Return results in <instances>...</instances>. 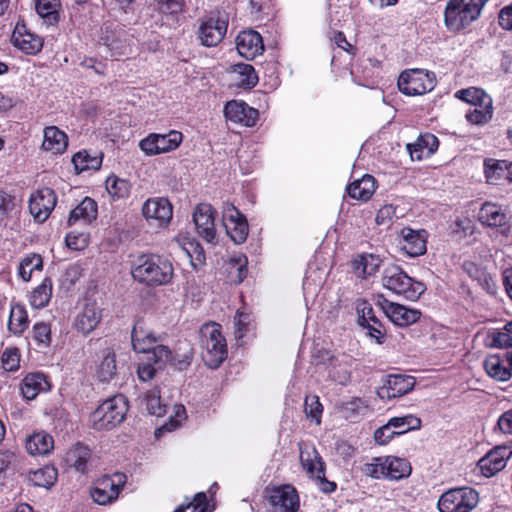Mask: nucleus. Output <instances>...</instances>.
Instances as JSON below:
<instances>
[{
	"mask_svg": "<svg viewBox=\"0 0 512 512\" xmlns=\"http://www.w3.org/2000/svg\"><path fill=\"white\" fill-rule=\"evenodd\" d=\"M133 278L147 286L168 284L173 278L172 263L155 254L140 255L132 266Z\"/></svg>",
	"mask_w": 512,
	"mask_h": 512,
	"instance_id": "1",
	"label": "nucleus"
},
{
	"mask_svg": "<svg viewBox=\"0 0 512 512\" xmlns=\"http://www.w3.org/2000/svg\"><path fill=\"white\" fill-rule=\"evenodd\" d=\"M489 0H448L444 11V23L451 32L466 29L480 15Z\"/></svg>",
	"mask_w": 512,
	"mask_h": 512,
	"instance_id": "2",
	"label": "nucleus"
},
{
	"mask_svg": "<svg viewBox=\"0 0 512 512\" xmlns=\"http://www.w3.org/2000/svg\"><path fill=\"white\" fill-rule=\"evenodd\" d=\"M382 285L392 293L411 301L417 300L426 289L422 282L414 280L396 265L385 268Z\"/></svg>",
	"mask_w": 512,
	"mask_h": 512,
	"instance_id": "3",
	"label": "nucleus"
},
{
	"mask_svg": "<svg viewBox=\"0 0 512 512\" xmlns=\"http://www.w3.org/2000/svg\"><path fill=\"white\" fill-rule=\"evenodd\" d=\"M127 411L125 396L115 395L101 403L91 414L92 425L96 430H110L125 419Z\"/></svg>",
	"mask_w": 512,
	"mask_h": 512,
	"instance_id": "4",
	"label": "nucleus"
},
{
	"mask_svg": "<svg viewBox=\"0 0 512 512\" xmlns=\"http://www.w3.org/2000/svg\"><path fill=\"white\" fill-rule=\"evenodd\" d=\"M130 42V35L124 26L109 21L101 26L99 43L108 49L113 59L129 55L132 52Z\"/></svg>",
	"mask_w": 512,
	"mask_h": 512,
	"instance_id": "5",
	"label": "nucleus"
},
{
	"mask_svg": "<svg viewBox=\"0 0 512 512\" xmlns=\"http://www.w3.org/2000/svg\"><path fill=\"white\" fill-rule=\"evenodd\" d=\"M478 502L479 494L475 489L460 487L443 493L437 505L440 512H470Z\"/></svg>",
	"mask_w": 512,
	"mask_h": 512,
	"instance_id": "6",
	"label": "nucleus"
},
{
	"mask_svg": "<svg viewBox=\"0 0 512 512\" xmlns=\"http://www.w3.org/2000/svg\"><path fill=\"white\" fill-rule=\"evenodd\" d=\"M229 15L224 10L211 12L199 26V39L207 47L218 45L225 37L228 29Z\"/></svg>",
	"mask_w": 512,
	"mask_h": 512,
	"instance_id": "7",
	"label": "nucleus"
},
{
	"mask_svg": "<svg viewBox=\"0 0 512 512\" xmlns=\"http://www.w3.org/2000/svg\"><path fill=\"white\" fill-rule=\"evenodd\" d=\"M436 78L434 73L422 69H410L400 74L398 88L407 96L423 95L434 89Z\"/></svg>",
	"mask_w": 512,
	"mask_h": 512,
	"instance_id": "8",
	"label": "nucleus"
},
{
	"mask_svg": "<svg viewBox=\"0 0 512 512\" xmlns=\"http://www.w3.org/2000/svg\"><path fill=\"white\" fill-rule=\"evenodd\" d=\"M183 141V134L177 130L168 133H150L139 142L140 150L146 156H156L176 150Z\"/></svg>",
	"mask_w": 512,
	"mask_h": 512,
	"instance_id": "9",
	"label": "nucleus"
},
{
	"mask_svg": "<svg viewBox=\"0 0 512 512\" xmlns=\"http://www.w3.org/2000/svg\"><path fill=\"white\" fill-rule=\"evenodd\" d=\"M267 500L271 512H297L300 507L298 491L291 484L267 489Z\"/></svg>",
	"mask_w": 512,
	"mask_h": 512,
	"instance_id": "10",
	"label": "nucleus"
},
{
	"mask_svg": "<svg viewBox=\"0 0 512 512\" xmlns=\"http://www.w3.org/2000/svg\"><path fill=\"white\" fill-rule=\"evenodd\" d=\"M126 481V475L119 472L111 476H104L91 490V497L99 505L111 504L118 499Z\"/></svg>",
	"mask_w": 512,
	"mask_h": 512,
	"instance_id": "11",
	"label": "nucleus"
},
{
	"mask_svg": "<svg viewBox=\"0 0 512 512\" xmlns=\"http://www.w3.org/2000/svg\"><path fill=\"white\" fill-rule=\"evenodd\" d=\"M223 224L228 236L235 244L246 241L249 226L246 217L231 203H225L222 211Z\"/></svg>",
	"mask_w": 512,
	"mask_h": 512,
	"instance_id": "12",
	"label": "nucleus"
},
{
	"mask_svg": "<svg viewBox=\"0 0 512 512\" xmlns=\"http://www.w3.org/2000/svg\"><path fill=\"white\" fill-rule=\"evenodd\" d=\"M377 304L386 317L399 327H408L416 323L422 315L420 310L389 301L383 295L378 296Z\"/></svg>",
	"mask_w": 512,
	"mask_h": 512,
	"instance_id": "13",
	"label": "nucleus"
},
{
	"mask_svg": "<svg viewBox=\"0 0 512 512\" xmlns=\"http://www.w3.org/2000/svg\"><path fill=\"white\" fill-rule=\"evenodd\" d=\"M131 340L134 352H171L169 347L163 344V338L146 330L142 321L134 324Z\"/></svg>",
	"mask_w": 512,
	"mask_h": 512,
	"instance_id": "14",
	"label": "nucleus"
},
{
	"mask_svg": "<svg viewBox=\"0 0 512 512\" xmlns=\"http://www.w3.org/2000/svg\"><path fill=\"white\" fill-rule=\"evenodd\" d=\"M416 380L413 376L404 374H390L386 377L383 386L377 390V395L383 400L402 397L413 390Z\"/></svg>",
	"mask_w": 512,
	"mask_h": 512,
	"instance_id": "15",
	"label": "nucleus"
},
{
	"mask_svg": "<svg viewBox=\"0 0 512 512\" xmlns=\"http://www.w3.org/2000/svg\"><path fill=\"white\" fill-rule=\"evenodd\" d=\"M57 202L55 192L48 187L39 189L29 200V210L35 220L44 222L53 211Z\"/></svg>",
	"mask_w": 512,
	"mask_h": 512,
	"instance_id": "16",
	"label": "nucleus"
},
{
	"mask_svg": "<svg viewBox=\"0 0 512 512\" xmlns=\"http://www.w3.org/2000/svg\"><path fill=\"white\" fill-rule=\"evenodd\" d=\"M215 213L214 208L206 203L199 204L193 213L197 233L208 243L216 239Z\"/></svg>",
	"mask_w": 512,
	"mask_h": 512,
	"instance_id": "17",
	"label": "nucleus"
},
{
	"mask_svg": "<svg viewBox=\"0 0 512 512\" xmlns=\"http://www.w3.org/2000/svg\"><path fill=\"white\" fill-rule=\"evenodd\" d=\"M224 116L228 121L252 127L256 124L259 118L257 109L250 107L244 101L231 100L224 106Z\"/></svg>",
	"mask_w": 512,
	"mask_h": 512,
	"instance_id": "18",
	"label": "nucleus"
},
{
	"mask_svg": "<svg viewBox=\"0 0 512 512\" xmlns=\"http://www.w3.org/2000/svg\"><path fill=\"white\" fill-rule=\"evenodd\" d=\"M512 451L506 446H497L478 461V467L485 477H492L500 472L511 456Z\"/></svg>",
	"mask_w": 512,
	"mask_h": 512,
	"instance_id": "19",
	"label": "nucleus"
},
{
	"mask_svg": "<svg viewBox=\"0 0 512 512\" xmlns=\"http://www.w3.org/2000/svg\"><path fill=\"white\" fill-rule=\"evenodd\" d=\"M13 45L27 55H36L43 48V39L28 30L26 25L17 24L12 34Z\"/></svg>",
	"mask_w": 512,
	"mask_h": 512,
	"instance_id": "20",
	"label": "nucleus"
},
{
	"mask_svg": "<svg viewBox=\"0 0 512 512\" xmlns=\"http://www.w3.org/2000/svg\"><path fill=\"white\" fill-rule=\"evenodd\" d=\"M484 174L488 184L500 185L512 183V163L506 160L486 158L483 163Z\"/></svg>",
	"mask_w": 512,
	"mask_h": 512,
	"instance_id": "21",
	"label": "nucleus"
},
{
	"mask_svg": "<svg viewBox=\"0 0 512 512\" xmlns=\"http://www.w3.org/2000/svg\"><path fill=\"white\" fill-rule=\"evenodd\" d=\"M238 53L247 60H253L264 51L261 35L254 30L242 31L236 38Z\"/></svg>",
	"mask_w": 512,
	"mask_h": 512,
	"instance_id": "22",
	"label": "nucleus"
},
{
	"mask_svg": "<svg viewBox=\"0 0 512 512\" xmlns=\"http://www.w3.org/2000/svg\"><path fill=\"white\" fill-rule=\"evenodd\" d=\"M484 368L490 377L507 381L512 376V354H489L484 361Z\"/></svg>",
	"mask_w": 512,
	"mask_h": 512,
	"instance_id": "23",
	"label": "nucleus"
},
{
	"mask_svg": "<svg viewBox=\"0 0 512 512\" xmlns=\"http://www.w3.org/2000/svg\"><path fill=\"white\" fill-rule=\"evenodd\" d=\"M402 250L410 257L423 255L426 250L427 232L424 229L414 230L404 227L401 230Z\"/></svg>",
	"mask_w": 512,
	"mask_h": 512,
	"instance_id": "24",
	"label": "nucleus"
},
{
	"mask_svg": "<svg viewBox=\"0 0 512 512\" xmlns=\"http://www.w3.org/2000/svg\"><path fill=\"white\" fill-rule=\"evenodd\" d=\"M98 205L91 197H85L74 209L70 211L67 224L87 226L97 219Z\"/></svg>",
	"mask_w": 512,
	"mask_h": 512,
	"instance_id": "25",
	"label": "nucleus"
},
{
	"mask_svg": "<svg viewBox=\"0 0 512 512\" xmlns=\"http://www.w3.org/2000/svg\"><path fill=\"white\" fill-rule=\"evenodd\" d=\"M143 216L154 219L160 223H168L172 218V205L167 198H151L145 201L142 207Z\"/></svg>",
	"mask_w": 512,
	"mask_h": 512,
	"instance_id": "26",
	"label": "nucleus"
},
{
	"mask_svg": "<svg viewBox=\"0 0 512 512\" xmlns=\"http://www.w3.org/2000/svg\"><path fill=\"white\" fill-rule=\"evenodd\" d=\"M102 314L95 302L85 304L83 310L77 315L74 327L84 335L92 332L100 323Z\"/></svg>",
	"mask_w": 512,
	"mask_h": 512,
	"instance_id": "27",
	"label": "nucleus"
},
{
	"mask_svg": "<svg viewBox=\"0 0 512 512\" xmlns=\"http://www.w3.org/2000/svg\"><path fill=\"white\" fill-rule=\"evenodd\" d=\"M201 342L207 352H227L226 340L221 332V325L206 323L200 329Z\"/></svg>",
	"mask_w": 512,
	"mask_h": 512,
	"instance_id": "28",
	"label": "nucleus"
},
{
	"mask_svg": "<svg viewBox=\"0 0 512 512\" xmlns=\"http://www.w3.org/2000/svg\"><path fill=\"white\" fill-rule=\"evenodd\" d=\"M439 146L438 138L430 133L420 135L416 142L407 144V150L412 160L420 161L433 154Z\"/></svg>",
	"mask_w": 512,
	"mask_h": 512,
	"instance_id": "29",
	"label": "nucleus"
},
{
	"mask_svg": "<svg viewBox=\"0 0 512 512\" xmlns=\"http://www.w3.org/2000/svg\"><path fill=\"white\" fill-rule=\"evenodd\" d=\"M68 146V137L65 132L56 126H49L44 129L42 149L53 155L62 154Z\"/></svg>",
	"mask_w": 512,
	"mask_h": 512,
	"instance_id": "30",
	"label": "nucleus"
},
{
	"mask_svg": "<svg viewBox=\"0 0 512 512\" xmlns=\"http://www.w3.org/2000/svg\"><path fill=\"white\" fill-rule=\"evenodd\" d=\"M377 188L376 179L369 174L350 183L346 190L348 195L355 200L368 201Z\"/></svg>",
	"mask_w": 512,
	"mask_h": 512,
	"instance_id": "31",
	"label": "nucleus"
},
{
	"mask_svg": "<svg viewBox=\"0 0 512 512\" xmlns=\"http://www.w3.org/2000/svg\"><path fill=\"white\" fill-rule=\"evenodd\" d=\"M300 462L303 469L312 477L319 472L320 466L325 469V463L313 445H300Z\"/></svg>",
	"mask_w": 512,
	"mask_h": 512,
	"instance_id": "32",
	"label": "nucleus"
},
{
	"mask_svg": "<svg viewBox=\"0 0 512 512\" xmlns=\"http://www.w3.org/2000/svg\"><path fill=\"white\" fill-rule=\"evenodd\" d=\"M54 448L52 436L44 431L33 433L26 440L27 452L34 456L49 454Z\"/></svg>",
	"mask_w": 512,
	"mask_h": 512,
	"instance_id": "33",
	"label": "nucleus"
},
{
	"mask_svg": "<svg viewBox=\"0 0 512 512\" xmlns=\"http://www.w3.org/2000/svg\"><path fill=\"white\" fill-rule=\"evenodd\" d=\"M92 452L86 445L77 443L66 453L65 461L68 466L75 468L78 472L85 473Z\"/></svg>",
	"mask_w": 512,
	"mask_h": 512,
	"instance_id": "34",
	"label": "nucleus"
},
{
	"mask_svg": "<svg viewBox=\"0 0 512 512\" xmlns=\"http://www.w3.org/2000/svg\"><path fill=\"white\" fill-rule=\"evenodd\" d=\"M103 154L100 152H91L81 150L72 157V163L77 173L87 170H99L102 165Z\"/></svg>",
	"mask_w": 512,
	"mask_h": 512,
	"instance_id": "35",
	"label": "nucleus"
},
{
	"mask_svg": "<svg viewBox=\"0 0 512 512\" xmlns=\"http://www.w3.org/2000/svg\"><path fill=\"white\" fill-rule=\"evenodd\" d=\"M479 221L490 227H501L506 224L507 217L501 207L490 202H486L480 208L478 213Z\"/></svg>",
	"mask_w": 512,
	"mask_h": 512,
	"instance_id": "36",
	"label": "nucleus"
},
{
	"mask_svg": "<svg viewBox=\"0 0 512 512\" xmlns=\"http://www.w3.org/2000/svg\"><path fill=\"white\" fill-rule=\"evenodd\" d=\"M48 382L41 373L28 374L22 382L21 392L24 398L33 400L40 392L46 391Z\"/></svg>",
	"mask_w": 512,
	"mask_h": 512,
	"instance_id": "37",
	"label": "nucleus"
},
{
	"mask_svg": "<svg viewBox=\"0 0 512 512\" xmlns=\"http://www.w3.org/2000/svg\"><path fill=\"white\" fill-rule=\"evenodd\" d=\"M235 84L241 88H253L258 83V76L250 64L239 63L232 67Z\"/></svg>",
	"mask_w": 512,
	"mask_h": 512,
	"instance_id": "38",
	"label": "nucleus"
},
{
	"mask_svg": "<svg viewBox=\"0 0 512 512\" xmlns=\"http://www.w3.org/2000/svg\"><path fill=\"white\" fill-rule=\"evenodd\" d=\"M381 264V259L373 254L357 256L353 261V267L358 277L363 279L374 275Z\"/></svg>",
	"mask_w": 512,
	"mask_h": 512,
	"instance_id": "39",
	"label": "nucleus"
},
{
	"mask_svg": "<svg viewBox=\"0 0 512 512\" xmlns=\"http://www.w3.org/2000/svg\"><path fill=\"white\" fill-rule=\"evenodd\" d=\"M385 478L390 480H399L406 478L411 474V465L404 459L393 456H386Z\"/></svg>",
	"mask_w": 512,
	"mask_h": 512,
	"instance_id": "40",
	"label": "nucleus"
},
{
	"mask_svg": "<svg viewBox=\"0 0 512 512\" xmlns=\"http://www.w3.org/2000/svg\"><path fill=\"white\" fill-rule=\"evenodd\" d=\"M36 11L49 25H56L60 20V0H35Z\"/></svg>",
	"mask_w": 512,
	"mask_h": 512,
	"instance_id": "41",
	"label": "nucleus"
},
{
	"mask_svg": "<svg viewBox=\"0 0 512 512\" xmlns=\"http://www.w3.org/2000/svg\"><path fill=\"white\" fill-rule=\"evenodd\" d=\"M43 258L40 254L30 253L24 256L18 266V276L25 282H29L34 271H42Z\"/></svg>",
	"mask_w": 512,
	"mask_h": 512,
	"instance_id": "42",
	"label": "nucleus"
},
{
	"mask_svg": "<svg viewBox=\"0 0 512 512\" xmlns=\"http://www.w3.org/2000/svg\"><path fill=\"white\" fill-rule=\"evenodd\" d=\"M52 296V280L45 277L41 284L33 289L30 295V304L32 307L41 309L47 306Z\"/></svg>",
	"mask_w": 512,
	"mask_h": 512,
	"instance_id": "43",
	"label": "nucleus"
},
{
	"mask_svg": "<svg viewBox=\"0 0 512 512\" xmlns=\"http://www.w3.org/2000/svg\"><path fill=\"white\" fill-rule=\"evenodd\" d=\"M141 404L145 405L150 415L161 417L166 413V405L161 402L160 390L157 387L145 392Z\"/></svg>",
	"mask_w": 512,
	"mask_h": 512,
	"instance_id": "44",
	"label": "nucleus"
},
{
	"mask_svg": "<svg viewBox=\"0 0 512 512\" xmlns=\"http://www.w3.org/2000/svg\"><path fill=\"white\" fill-rule=\"evenodd\" d=\"M28 315L23 305L15 304L11 307L8 328L14 334L23 333L28 327Z\"/></svg>",
	"mask_w": 512,
	"mask_h": 512,
	"instance_id": "45",
	"label": "nucleus"
},
{
	"mask_svg": "<svg viewBox=\"0 0 512 512\" xmlns=\"http://www.w3.org/2000/svg\"><path fill=\"white\" fill-rule=\"evenodd\" d=\"M387 423L394 430L396 435H401L411 430H418L421 427L420 418L412 414H407L400 417H393L389 419Z\"/></svg>",
	"mask_w": 512,
	"mask_h": 512,
	"instance_id": "46",
	"label": "nucleus"
},
{
	"mask_svg": "<svg viewBox=\"0 0 512 512\" xmlns=\"http://www.w3.org/2000/svg\"><path fill=\"white\" fill-rule=\"evenodd\" d=\"M28 479L35 486L48 488L55 483L57 479V470L53 466H45L35 471H31Z\"/></svg>",
	"mask_w": 512,
	"mask_h": 512,
	"instance_id": "47",
	"label": "nucleus"
},
{
	"mask_svg": "<svg viewBox=\"0 0 512 512\" xmlns=\"http://www.w3.org/2000/svg\"><path fill=\"white\" fill-rule=\"evenodd\" d=\"M455 96L472 106L484 105L491 106V98L482 90L476 87L462 89L456 92Z\"/></svg>",
	"mask_w": 512,
	"mask_h": 512,
	"instance_id": "48",
	"label": "nucleus"
},
{
	"mask_svg": "<svg viewBox=\"0 0 512 512\" xmlns=\"http://www.w3.org/2000/svg\"><path fill=\"white\" fill-rule=\"evenodd\" d=\"M368 404L361 398L354 397L349 401L343 402L341 412L343 416L350 421H356L359 417L365 415L368 410Z\"/></svg>",
	"mask_w": 512,
	"mask_h": 512,
	"instance_id": "49",
	"label": "nucleus"
},
{
	"mask_svg": "<svg viewBox=\"0 0 512 512\" xmlns=\"http://www.w3.org/2000/svg\"><path fill=\"white\" fill-rule=\"evenodd\" d=\"M106 189L113 198L122 199L130 195L131 185L129 181L111 175L106 179Z\"/></svg>",
	"mask_w": 512,
	"mask_h": 512,
	"instance_id": "50",
	"label": "nucleus"
},
{
	"mask_svg": "<svg viewBox=\"0 0 512 512\" xmlns=\"http://www.w3.org/2000/svg\"><path fill=\"white\" fill-rule=\"evenodd\" d=\"M304 412L306 417L317 425L321 424L323 405L316 394L306 395L304 401Z\"/></svg>",
	"mask_w": 512,
	"mask_h": 512,
	"instance_id": "51",
	"label": "nucleus"
},
{
	"mask_svg": "<svg viewBox=\"0 0 512 512\" xmlns=\"http://www.w3.org/2000/svg\"><path fill=\"white\" fill-rule=\"evenodd\" d=\"M492 114H493L492 105L491 106L478 105V106H473V108L470 109L466 113V119L471 124L483 125L491 120Z\"/></svg>",
	"mask_w": 512,
	"mask_h": 512,
	"instance_id": "52",
	"label": "nucleus"
},
{
	"mask_svg": "<svg viewBox=\"0 0 512 512\" xmlns=\"http://www.w3.org/2000/svg\"><path fill=\"white\" fill-rule=\"evenodd\" d=\"M116 373V358L115 354H107L97 369V376L100 381H110Z\"/></svg>",
	"mask_w": 512,
	"mask_h": 512,
	"instance_id": "53",
	"label": "nucleus"
},
{
	"mask_svg": "<svg viewBox=\"0 0 512 512\" xmlns=\"http://www.w3.org/2000/svg\"><path fill=\"white\" fill-rule=\"evenodd\" d=\"M235 325V338L239 347H243L244 345V337L247 336L250 331V319L249 316L243 313H237L234 318Z\"/></svg>",
	"mask_w": 512,
	"mask_h": 512,
	"instance_id": "54",
	"label": "nucleus"
},
{
	"mask_svg": "<svg viewBox=\"0 0 512 512\" xmlns=\"http://www.w3.org/2000/svg\"><path fill=\"white\" fill-rule=\"evenodd\" d=\"M386 457H375L371 462L364 464L363 472L366 476L381 479L385 478Z\"/></svg>",
	"mask_w": 512,
	"mask_h": 512,
	"instance_id": "55",
	"label": "nucleus"
},
{
	"mask_svg": "<svg viewBox=\"0 0 512 512\" xmlns=\"http://www.w3.org/2000/svg\"><path fill=\"white\" fill-rule=\"evenodd\" d=\"M17 455L11 450H0V483L6 479L8 473L15 467Z\"/></svg>",
	"mask_w": 512,
	"mask_h": 512,
	"instance_id": "56",
	"label": "nucleus"
},
{
	"mask_svg": "<svg viewBox=\"0 0 512 512\" xmlns=\"http://www.w3.org/2000/svg\"><path fill=\"white\" fill-rule=\"evenodd\" d=\"M160 360L161 358H158L157 354H153L152 358L148 359L147 361L140 362L137 367V374L139 379L142 381L151 380L157 370L155 365L159 364Z\"/></svg>",
	"mask_w": 512,
	"mask_h": 512,
	"instance_id": "57",
	"label": "nucleus"
},
{
	"mask_svg": "<svg viewBox=\"0 0 512 512\" xmlns=\"http://www.w3.org/2000/svg\"><path fill=\"white\" fill-rule=\"evenodd\" d=\"M207 496L205 492L197 493L193 501L186 505L179 506L175 512H206Z\"/></svg>",
	"mask_w": 512,
	"mask_h": 512,
	"instance_id": "58",
	"label": "nucleus"
},
{
	"mask_svg": "<svg viewBox=\"0 0 512 512\" xmlns=\"http://www.w3.org/2000/svg\"><path fill=\"white\" fill-rule=\"evenodd\" d=\"M184 0H157V9L164 14H178L184 9Z\"/></svg>",
	"mask_w": 512,
	"mask_h": 512,
	"instance_id": "59",
	"label": "nucleus"
},
{
	"mask_svg": "<svg viewBox=\"0 0 512 512\" xmlns=\"http://www.w3.org/2000/svg\"><path fill=\"white\" fill-rule=\"evenodd\" d=\"M34 340L43 346H48L51 341V329L46 323H36L33 327Z\"/></svg>",
	"mask_w": 512,
	"mask_h": 512,
	"instance_id": "60",
	"label": "nucleus"
},
{
	"mask_svg": "<svg viewBox=\"0 0 512 512\" xmlns=\"http://www.w3.org/2000/svg\"><path fill=\"white\" fill-rule=\"evenodd\" d=\"M363 327L368 330L370 337L374 338L378 343H383L386 336V329L377 317L363 325Z\"/></svg>",
	"mask_w": 512,
	"mask_h": 512,
	"instance_id": "61",
	"label": "nucleus"
},
{
	"mask_svg": "<svg viewBox=\"0 0 512 512\" xmlns=\"http://www.w3.org/2000/svg\"><path fill=\"white\" fill-rule=\"evenodd\" d=\"M66 245L73 250H83L87 247L89 237L84 233L70 232L65 237Z\"/></svg>",
	"mask_w": 512,
	"mask_h": 512,
	"instance_id": "62",
	"label": "nucleus"
},
{
	"mask_svg": "<svg viewBox=\"0 0 512 512\" xmlns=\"http://www.w3.org/2000/svg\"><path fill=\"white\" fill-rule=\"evenodd\" d=\"M80 66L85 69H91L95 74L105 76L107 72V64L95 57L84 56L80 62Z\"/></svg>",
	"mask_w": 512,
	"mask_h": 512,
	"instance_id": "63",
	"label": "nucleus"
},
{
	"mask_svg": "<svg viewBox=\"0 0 512 512\" xmlns=\"http://www.w3.org/2000/svg\"><path fill=\"white\" fill-rule=\"evenodd\" d=\"M187 254L191 258V265L194 269H198L205 263V253L199 243H190V248L187 249Z\"/></svg>",
	"mask_w": 512,
	"mask_h": 512,
	"instance_id": "64",
	"label": "nucleus"
}]
</instances>
